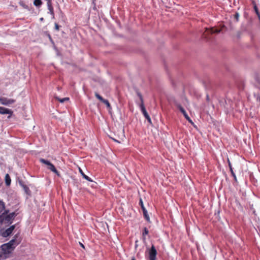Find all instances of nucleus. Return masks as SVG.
<instances>
[{
    "mask_svg": "<svg viewBox=\"0 0 260 260\" xmlns=\"http://www.w3.org/2000/svg\"><path fill=\"white\" fill-rule=\"evenodd\" d=\"M13 250L14 249L7 243L3 244L1 246V251H0V260L8 257Z\"/></svg>",
    "mask_w": 260,
    "mask_h": 260,
    "instance_id": "obj_1",
    "label": "nucleus"
},
{
    "mask_svg": "<svg viewBox=\"0 0 260 260\" xmlns=\"http://www.w3.org/2000/svg\"><path fill=\"white\" fill-rule=\"evenodd\" d=\"M137 95L139 96L140 101L141 102V103L139 104V106L141 109V112H142L145 118L147 120L148 122L150 124H152V121L150 117L147 112L145 107L144 106L142 95L138 91H137Z\"/></svg>",
    "mask_w": 260,
    "mask_h": 260,
    "instance_id": "obj_2",
    "label": "nucleus"
},
{
    "mask_svg": "<svg viewBox=\"0 0 260 260\" xmlns=\"http://www.w3.org/2000/svg\"><path fill=\"white\" fill-rule=\"evenodd\" d=\"M8 211H5L2 215H0V222L11 223L12 220L15 217V213L14 212L8 214Z\"/></svg>",
    "mask_w": 260,
    "mask_h": 260,
    "instance_id": "obj_3",
    "label": "nucleus"
},
{
    "mask_svg": "<svg viewBox=\"0 0 260 260\" xmlns=\"http://www.w3.org/2000/svg\"><path fill=\"white\" fill-rule=\"evenodd\" d=\"M19 234H16L13 239L10 240L8 243H7L11 248L13 249L20 243V240L19 238Z\"/></svg>",
    "mask_w": 260,
    "mask_h": 260,
    "instance_id": "obj_4",
    "label": "nucleus"
},
{
    "mask_svg": "<svg viewBox=\"0 0 260 260\" xmlns=\"http://www.w3.org/2000/svg\"><path fill=\"white\" fill-rule=\"evenodd\" d=\"M220 31L219 29H214L212 28L211 29L206 28V30L204 32L203 35V37L205 38L207 40H209L210 39V37L208 36L210 35H212L213 34H218Z\"/></svg>",
    "mask_w": 260,
    "mask_h": 260,
    "instance_id": "obj_5",
    "label": "nucleus"
},
{
    "mask_svg": "<svg viewBox=\"0 0 260 260\" xmlns=\"http://www.w3.org/2000/svg\"><path fill=\"white\" fill-rule=\"evenodd\" d=\"M156 254L157 251L154 245H152L148 250L149 260H156Z\"/></svg>",
    "mask_w": 260,
    "mask_h": 260,
    "instance_id": "obj_6",
    "label": "nucleus"
},
{
    "mask_svg": "<svg viewBox=\"0 0 260 260\" xmlns=\"http://www.w3.org/2000/svg\"><path fill=\"white\" fill-rule=\"evenodd\" d=\"M139 205H140V206H141V207L142 208V210L143 211V215L144 216V218H145V219L148 222H150V219L149 216V215L148 214V212H147V211L146 209L144 207V205L143 204V202L142 201V199H140Z\"/></svg>",
    "mask_w": 260,
    "mask_h": 260,
    "instance_id": "obj_7",
    "label": "nucleus"
},
{
    "mask_svg": "<svg viewBox=\"0 0 260 260\" xmlns=\"http://www.w3.org/2000/svg\"><path fill=\"white\" fill-rule=\"evenodd\" d=\"M15 228V225H11L10 228L7 229L6 230L2 232V233H1L2 236L5 238L8 237L9 235H10L12 233Z\"/></svg>",
    "mask_w": 260,
    "mask_h": 260,
    "instance_id": "obj_8",
    "label": "nucleus"
},
{
    "mask_svg": "<svg viewBox=\"0 0 260 260\" xmlns=\"http://www.w3.org/2000/svg\"><path fill=\"white\" fill-rule=\"evenodd\" d=\"M15 101L6 98H0V103L4 105L8 106L13 104Z\"/></svg>",
    "mask_w": 260,
    "mask_h": 260,
    "instance_id": "obj_9",
    "label": "nucleus"
},
{
    "mask_svg": "<svg viewBox=\"0 0 260 260\" xmlns=\"http://www.w3.org/2000/svg\"><path fill=\"white\" fill-rule=\"evenodd\" d=\"M174 103L175 105L177 107V108L183 114V115H184L185 118L188 116L187 115V113L186 112L185 109L182 107V106L180 105V104L178 102L175 100Z\"/></svg>",
    "mask_w": 260,
    "mask_h": 260,
    "instance_id": "obj_10",
    "label": "nucleus"
},
{
    "mask_svg": "<svg viewBox=\"0 0 260 260\" xmlns=\"http://www.w3.org/2000/svg\"><path fill=\"white\" fill-rule=\"evenodd\" d=\"M0 114H9L8 118H10L13 114V112L11 110L6 108L3 107H0Z\"/></svg>",
    "mask_w": 260,
    "mask_h": 260,
    "instance_id": "obj_11",
    "label": "nucleus"
},
{
    "mask_svg": "<svg viewBox=\"0 0 260 260\" xmlns=\"http://www.w3.org/2000/svg\"><path fill=\"white\" fill-rule=\"evenodd\" d=\"M19 184L23 187L25 192L27 194H30L31 192L28 187H27L26 185L24 184L21 181H19Z\"/></svg>",
    "mask_w": 260,
    "mask_h": 260,
    "instance_id": "obj_12",
    "label": "nucleus"
},
{
    "mask_svg": "<svg viewBox=\"0 0 260 260\" xmlns=\"http://www.w3.org/2000/svg\"><path fill=\"white\" fill-rule=\"evenodd\" d=\"M48 169L55 173L58 176H60L59 172L56 170L55 166L53 164L50 165V167H48Z\"/></svg>",
    "mask_w": 260,
    "mask_h": 260,
    "instance_id": "obj_13",
    "label": "nucleus"
},
{
    "mask_svg": "<svg viewBox=\"0 0 260 260\" xmlns=\"http://www.w3.org/2000/svg\"><path fill=\"white\" fill-rule=\"evenodd\" d=\"M79 171L81 173V174L82 175V177L85 179H86V180L88 181H90V182H92V180L88 176L86 175L83 172V171L81 169H79Z\"/></svg>",
    "mask_w": 260,
    "mask_h": 260,
    "instance_id": "obj_14",
    "label": "nucleus"
},
{
    "mask_svg": "<svg viewBox=\"0 0 260 260\" xmlns=\"http://www.w3.org/2000/svg\"><path fill=\"white\" fill-rule=\"evenodd\" d=\"M228 161L229 166V168H230L231 174H232V176H233V177L234 178L235 180L237 181V178H236V175H235V174L234 173V172L233 171V170L231 164V162L230 161V160L229 159L228 160Z\"/></svg>",
    "mask_w": 260,
    "mask_h": 260,
    "instance_id": "obj_15",
    "label": "nucleus"
},
{
    "mask_svg": "<svg viewBox=\"0 0 260 260\" xmlns=\"http://www.w3.org/2000/svg\"><path fill=\"white\" fill-rule=\"evenodd\" d=\"M48 9L49 10V13L52 15V17L53 18H54V10L53 7H52V5H47Z\"/></svg>",
    "mask_w": 260,
    "mask_h": 260,
    "instance_id": "obj_16",
    "label": "nucleus"
},
{
    "mask_svg": "<svg viewBox=\"0 0 260 260\" xmlns=\"http://www.w3.org/2000/svg\"><path fill=\"white\" fill-rule=\"evenodd\" d=\"M11 178L8 174H7L5 176V183L6 185L9 186L11 184Z\"/></svg>",
    "mask_w": 260,
    "mask_h": 260,
    "instance_id": "obj_17",
    "label": "nucleus"
},
{
    "mask_svg": "<svg viewBox=\"0 0 260 260\" xmlns=\"http://www.w3.org/2000/svg\"><path fill=\"white\" fill-rule=\"evenodd\" d=\"M34 5L37 7H40L42 5V2L41 0H35Z\"/></svg>",
    "mask_w": 260,
    "mask_h": 260,
    "instance_id": "obj_18",
    "label": "nucleus"
},
{
    "mask_svg": "<svg viewBox=\"0 0 260 260\" xmlns=\"http://www.w3.org/2000/svg\"><path fill=\"white\" fill-rule=\"evenodd\" d=\"M40 161L46 165L48 166V167H50V165H51L52 164L49 161L47 160H46V159H44L43 158H41L40 159Z\"/></svg>",
    "mask_w": 260,
    "mask_h": 260,
    "instance_id": "obj_19",
    "label": "nucleus"
},
{
    "mask_svg": "<svg viewBox=\"0 0 260 260\" xmlns=\"http://www.w3.org/2000/svg\"><path fill=\"white\" fill-rule=\"evenodd\" d=\"M254 79L257 83L258 84V88L260 89V77L257 75L255 74L254 75Z\"/></svg>",
    "mask_w": 260,
    "mask_h": 260,
    "instance_id": "obj_20",
    "label": "nucleus"
},
{
    "mask_svg": "<svg viewBox=\"0 0 260 260\" xmlns=\"http://www.w3.org/2000/svg\"><path fill=\"white\" fill-rule=\"evenodd\" d=\"M5 204L4 202L0 201V213L5 209Z\"/></svg>",
    "mask_w": 260,
    "mask_h": 260,
    "instance_id": "obj_21",
    "label": "nucleus"
},
{
    "mask_svg": "<svg viewBox=\"0 0 260 260\" xmlns=\"http://www.w3.org/2000/svg\"><path fill=\"white\" fill-rule=\"evenodd\" d=\"M102 103L105 104L109 109H111L110 104L109 103V101L107 100L104 99Z\"/></svg>",
    "mask_w": 260,
    "mask_h": 260,
    "instance_id": "obj_22",
    "label": "nucleus"
},
{
    "mask_svg": "<svg viewBox=\"0 0 260 260\" xmlns=\"http://www.w3.org/2000/svg\"><path fill=\"white\" fill-rule=\"evenodd\" d=\"M19 4L20 6H21L23 8L27 9L28 10H30L29 6L28 5H25L23 2H20Z\"/></svg>",
    "mask_w": 260,
    "mask_h": 260,
    "instance_id": "obj_23",
    "label": "nucleus"
},
{
    "mask_svg": "<svg viewBox=\"0 0 260 260\" xmlns=\"http://www.w3.org/2000/svg\"><path fill=\"white\" fill-rule=\"evenodd\" d=\"M95 97L98 99L100 101H101L102 102L104 101V99L101 96L99 93L97 92L95 93Z\"/></svg>",
    "mask_w": 260,
    "mask_h": 260,
    "instance_id": "obj_24",
    "label": "nucleus"
},
{
    "mask_svg": "<svg viewBox=\"0 0 260 260\" xmlns=\"http://www.w3.org/2000/svg\"><path fill=\"white\" fill-rule=\"evenodd\" d=\"M57 99L61 103H64L65 101L69 100V98H64L63 99H59V98H57Z\"/></svg>",
    "mask_w": 260,
    "mask_h": 260,
    "instance_id": "obj_25",
    "label": "nucleus"
},
{
    "mask_svg": "<svg viewBox=\"0 0 260 260\" xmlns=\"http://www.w3.org/2000/svg\"><path fill=\"white\" fill-rule=\"evenodd\" d=\"M149 231L147 228H144L143 232V236L146 235L148 234Z\"/></svg>",
    "mask_w": 260,
    "mask_h": 260,
    "instance_id": "obj_26",
    "label": "nucleus"
},
{
    "mask_svg": "<svg viewBox=\"0 0 260 260\" xmlns=\"http://www.w3.org/2000/svg\"><path fill=\"white\" fill-rule=\"evenodd\" d=\"M254 96L257 101H260V95L258 93H254Z\"/></svg>",
    "mask_w": 260,
    "mask_h": 260,
    "instance_id": "obj_27",
    "label": "nucleus"
},
{
    "mask_svg": "<svg viewBox=\"0 0 260 260\" xmlns=\"http://www.w3.org/2000/svg\"><path fill=\"white\" fill-rule=\"evenodd\" d=\"M186 119L191 124H193V122L191 120V119L189 118V117L188 116L187 117H185Z\"/></svg>",
    "mask_w": 260,
    "mask_h": 260,
    "instance_id": "obj_28",
    "label": "nucleus"
},
{
    "mask_svg": "<svg viewBox=\"0 0 260 260\" xmlns=\"http://www.w3.org/2000/svg\"><path fill=\"white\" fill-rule=\"evenodd\" d=\"M254 11H255V12L256 13V14L259 13V12L258 11V8H257V6L256 5H254Z\"/></svg>",
    "mask_w": 260,
    "mask_h": 260,
    "instance_id": "obj_29",
    "label": "nucleus"
},
{
    "mask_svg": "<svg viewBox=\"0 0 260 260\" xmlns=\"http://www.w3.org/2000/svg\"><path fill=\"white\" fill-rule=\"evenodd\" d=\"M239 14L238 13H236L235 15V18L236 19V21H238L239 20Z\"/></svg>",
    "mask_w": 260,
    "mask_h": 260,
    "instance_id": "obj_30",
    "label": "nucleus"
},
{
    "mask_svg": "<svg viewBox=\"0 0 260 260\" xmlns=\"http://www.w3.org/2000/svg\"><path fill=\"white\" fill-rule=\"evenodd\" d=\"M60 26L57 24L56 23H55V29L57 30H58L59 29Z\"/></svg>",
    "mask_w": 260,
    "mask_h": 260,
    "instance_id": "obj_31",
    "label": "nucleus"
},
{
    "mask_svg": "<svg viewBox=\"0 0 260 260\" xmlns=\"http://www.w3.org/2000/svg\"><path fill=\"white\" fill-rule=\"evenodd\" d=\"M47 5H52L51 0H46Z\"/></svg>",
    "mask_w": 260,
    "mask_h": 260,
    "instance_id": "obj_32",
    "label": "nucleus"
},
{
    "mask_svg": "<svg viewBox=\"0 0 260 260\" xmlns=\"http://www.w3.org/2000/svg\"><path fill=\"white\" fill-rule=\"evenodd\" d=\"M206 100L207 102H209V101H210V98H209V96L208 94L206 95Z\"/></svg>",
    "mask_w": 260,
    "mask_h": 260,
    "instance_id": "obj_33",
    "label": "nucleus"
},
{
    "mask_svg": "<svg viewBox=\"0 0 260 260\" xmlns=\"http://www.w3.org/2000/svg\"><path fill=\"white\" fill-rule=\"evenodd\" d=\"M256 15H257V17L258 18V19H259V20L260 21V13H258V14H257Z\"/></svg>",
    "mask_w": 260,
    "mask_h": 260,
    "instance_id": "obj_34",
    "label": "nucleus"
},
{
    "mask_svg": "<svg viewBox=\"0 0 260 260\" xmlns=\"http://www.w3.org/2000/svg\"><path fill=\"white\" fill-rule=\"evenodd\" d=\"M137 242H138V241H136L135 242V248H136L138 246Z\"/></svg>",
    "mask_w": 260,
    "mask_h": 260,
    "instance_id": "obj_35",
    "label": "nucleus"
},
{
    "mask_svg": "<svg viewBox=\"0 0 260 260\" xmlns=\"http://www.w3.org/2000/svg\"><path fill=\"white\" fill-rule=\"evenodd\" d=\"M80 245H81V246L82 247H83V248H85V247H84V245H83V244H82V243H80Z\"/></svg>",
    "mask_w": 260,
    "mask_h": 260,
    "instance_id": "obj_36",
    "label": "nucleus"
},
{
    "mask_svg": "<svg viewBox=\"0 0 260 260\" xmlns=\"http://www.w3.org/2000/svg\"><path fill=\"white\" fill-rule=\"evenodd\" d=\"M40 20L41 21H43L44 20V18H43V17H42V18H41L40 19Z\"/></svg>",
    "mask_w": 260,
    "mask_h": 260,
    "instance_id": "obj_37",
    "label": "nucleus"
},
{
    "mask_svg": "<svg viewBox=\"0 0 260 260\" xmlns=\"http://www.w3.org/2000/svg\"><path fill=\"white\" fill-rule=\"evenodd\" d=\"M113 140H114V141H115V142H117L119 143V141H118L117 140H115V139H113Z\"/></svg>",
    "mask_w": 260,
    "mask_h": 260,
    "instance_id": "obj_38",
    "label": "nucleus"
},
{
    "mask_svg": "<svg viewBox=\"0 0 260 260\" xmlns=\"http://www.w3.org/2000/svg\"><path fill=\"white\" fill-rule=\"evenodd\" d=\"M94 1H95V0H93V1H92V3H93V4H94V5H95Z\"/></svg>",
    "mask_w": 260,
    "mask_h": 260,
    "instance_id": "obj_39",
    "label": "nucleus"
},
{
    "mask_svg": "<svg viewBox=\"0 0 260 260\" xmlns=\"http://www.w3.org/2000/svg\"><path fill=\"white\" fill-rule=\"evenodd\" d=\"M131 260H136L135 258V257H133L132 259Z\"/></svg>",
    "mask_w": 260,
    "mask_h": 260,
    "instance_id": "obj_40",
    "label": "nucleus"
},
{
    "mask_svg": "<svg viewBox=\"0 0 260 260\" xmlns=\"http://www.w3.org/2000/svg\"><path fill=\"white\" fill-rule=\"evenodd\" d=\"M49 38L51 39V36L49 35Z\"/></svg>",
    "mask_w": 260,
    "mask_h": 260,
    "instance_id": "obj_41",
    "label": "nucleus"
}]
</instances>
